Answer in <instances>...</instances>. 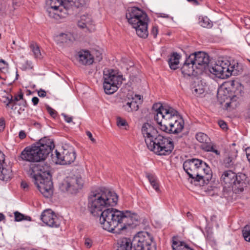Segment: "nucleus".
I'll list each match as a JSON object with an SVG mask.
<instances>
[{
    "label": "nucleus",
    "mask_w": 250,
    "mask_h": 250,
    "mask_svg": "<svg viewBox=\"0 0 250 250\" xmlns=\"http://www.w3.org/2000/svg\"><path fill=\"white\" fill-rule=\"evenodd\" d=\"M118 199L115 192L105 188L91 192L88 197V209L94 216L100 217V223L103 229L104 223V221L102 220L104 218V213L108 210L115 209L113 208H105L116 205Z\"/></svg>",
    "instance_id": "obj_1"
},
{
    "label": "nucleus",
    "mask_w": 250,
    "mask_h": 250,
    "mask_svg": "<svg viewBox=\"0 0 250 250\" xmlns=\"http://www.w3.org/2000/svg\"><path fill=\"white\" fill-rule=\"evenodd\" d=\"M190 56L193 59L196 71L200 75L204 73H210L221 79L227 78L231 75L233 66H230L229 62L218 61L210 66L209 56L208 54L200 51L192 53Z\"/></svg>",
    "instance_id": "obj_2"
},
{
    "label": "nucleus",
    "mask_w": 250,
    "mask_h": 250,
    "mask_svg": "<svg viewBox=\"0 0 250 250\" xmlns=\"http://www.w3.org/2000/svg\"><path fill=\"white\" fill-rule=\"evenodd\" d=\"M28 174L39 190L45 197L51 196L53 186L49 166L43 163L31 164Z\"/></svg>",
    "instance_id": "obj_3"
},
{
    "label": "nucleus",
    "mask_w": 250,
    "mask_h": 250,
    "mask_svg": "<svg viewBox=\"0 0 250 250\" xmlns=\"http://www.w3.org/2000/svg\"><path fill=\"white\" fill-rule=\"evenodd\" d=\"M89 0H46V12L49 17L55 20L65 18L69 11L84 7Z\"/></svg>",
    "instance_id": "obj_4"
},
{
    "label": "nucleus",
    "mask_w": 250,
    "mask_h": 250,
    "mask_svg": "<svg viewBox=\"0 0 250 250\" xmlns=\"http://www.w3.org/2000/svg\"><path fill=\"white\" fill-rule=\"evenodd\" d=\"M129 211H120L117 209L107 210L104 213L102 220L104 229L114 233H120L128 226L134 225L132 221L129 219Z\"/></svg>",
    "instance_id": "obj_5"
},
{
    "label": "nucleus",
    "mask_w": 250,
    "mask_h": 250,
    "mask_svg": "<svg viewBox=\"0 0 250 250\" xmlns=\"http://www.w3.org/2000/svg\"><path fill=\"white\" fill-rule=\"evenodd\" d=\"M183 168L189 178L200 186L208 184L212 176L210 167L203 161L198 159L187 160L183 164Z\"/></svg>",
    "instance_id": "obj_6"
},
{
    "label": "nucleus",
    "mask_w": 250,
    "mask_h": 250,
    "mask_svg": "<svg viewBox=\"0 0 250 250\" xmlns=\"http://www.w3.org/2000/svg\"><path fill=\"white\" fill-rule=\"evenodd\" d=\"M54 147L53 141L45 137L31 146L25 147L21 152V157L24 161L40 162L45 160Z\"/></svg>",
    "instance_id": "obj_7"
},
{
    "label": "nucleus",
    "mask_w": 250,
    "mask_h": 250,
    "mask_svg": "<svg viewBox=\"0 0 250 250\" xmlns=\"http://www.w3.org/2000/svg\"><path fill=\"white\" fill-rule=\"evenodd\" d=\"M126 18L129 23L135 29L139 37L144 39L147 37L148 18L145 12L137 7L128 8L126 13Z\"/></svg>",
    "instance_id": "obj_8"
},
{
    "label": "nucleus",
    "mask_w": 250,
    "mask_h": 250,
    "mask_svg": "<svg viewBox=\"0 0 250 250\" xmlns=\"http://www.w3.org/2000/svg\"><path fill=\"white\" fill-rule=\"evenodd\" d=\"M152 109L155 112L154 120L162 130H167L168 124L179 116L174 108L168 106H163L160 103L154 104Z\"/></svg>",
    "instance_id": "obj_9"
},
{
    "label": "nucleus",
    "mask_w": 250,
    "mask_h": 250,
    "mask_svg": "<svg viewBox=\"0 0 250 250\" xmlns=\"http://www.w3.org/2000/svg\"><path fill=\"white\" fill-rule=\"evenodd\" d=\"M247 176L243 173L236 174L231 170H225L221 175L220 180L226 188H231L233 192L240 193L247 187Z\"/></svg>",
    "instance_id": "obj_10"
},
{
    "label": "nucleus",
    "mask_w": 250,
    "mask_h": 250,
    "mask_svg": "<svg viewBox=\"0 0 250 250\" xmlns=\"http://www.w3.org/2000/svg\"><path fill=\"white\" fill-rule=\"evenodd\" d=\"M147 142V148L158 155H168L174 148L173 141L161 135H158L152 141Z\"/></svg>",
    "instance_id": "obj_11"
},
{
    "label": "nucleus",
    "mask_w": 250,
    "mask_h": 250,
    "mask_svg": "<svg viewBox=\"0 0 250 250\" xmlns=\"http://www.w3.org/2000/svg\"><path fill=\"white\" fill-rule=\"evenodd\" d=\"M103 87L107 94H111L117 90L124 80L123 76L112 69L104 71Z\"/></svg>",
    "instance_id": "obj_12"
},
{
    "label": "nucleus",
    "mask_w": 250,
    "mask_h": 250,
    "mask_svg": "<svg viewBox=\"0 0 250 250\" xmlns=\"http://www.w3.org/2000/svg\"><path fill=\"white\" fill-rule=\"evenodd\" d=\"M83 170H78L73 176L67 178L66 181L62 184V188L71 194L77 193L83 186Z\"/></svg>",
    "instance_id": "obj_13"
},
{
    "label": "nucleus",
    "mask_w": 250,
    "mask_h": 250,
    "mask_svg": "<svg viewBox=\"0 0 250 250\" xmlns=\"http://www.w3.org/2000/svg\"><path fill=\"white\" fill-rule=\"evenodd\" d=\"M134 246H140L145 250H156V244L153 241V238L147 232H139L136 235L133 240Z\"/></svg>",
    "instance_id": "obj_14"
},
{
    "label": "nucleus",
    "mask_w": 250,
    "mask_h": 250,
    "mask_svg": "<svg viewBox=\"0 0 250 250\" xmlns=\"http://www.w3.org/2000/svg\"><path fill=\"white\" fill-rule=\"evenodd\" d=\"M55 154H51L53 162L56 164L69 165L73 163L76 158V153L73 148L64 149L62 153H60L57 150Z\"/></svg>",
    "instance_id": "obj_15"
},
{
    "label": "nucleus",
    "mask_w": 250,
    "mask_h": 250,
    "mask_svg": "<svg viewBox=\"0 0 250 250\" xmlns=\"http://www.w3.org/2000/svg\"><path fill=\"white\" fill-rule=\"evenodd\" d=\"M196 139L202 144L201 148L204 151L213 152L217 156L220 155V152L218 150L217 146L210 141V138L207 134L203 132H198L196 135Z\"/></svg>",
    "instance_id": "obj_16"
},
{
    "label": "nucleus",
    "mask_w": 250,
    "mask_h": 250,
    "mask_svg": "<svg viewBox=\"0 0 250 250\" xmlns=\"http://www.w3.org/2000/svg\"><path fill=\"white\" fill-rule=\"evenodd\" d=\"M41 220L47 226L58 228L60 225V220L50 209L44 210L41 215Z\"/></svg>",
    "instance_id": "obj_17"
},
{
    "label": "nucleus",
    "mask_w": 250,
    "mask_h": 250,
    "mask_svg": "<svg viewBox=\"0 0 250 250\" xmlns=\"http://www.w3.org/2000/svg\"><path fill=\"white\" fill-rule=\"evenodd\" d=\"M191 56L189 55L185 60L181 68V72L185 77L188 76L197 77L200 75L196 71V67Z\"/></svg>",
    "instance_id": "obj_18"
},
{
    "label": "nucleus",
    "mask_w": 250,
    "mask_h": 250,
    "mask_svg": "<svg viewBox=\"0 0 250 250\" xmlns=\"http://www.w3.org/2000/svg\"><path fill=\"white\" fill-rule=\"evenodd\" d=\"M142 132L145 138L146 145L148 144L147 141H152L159 135L157 129L148 123H145L143 125Z\"/></svg>",
    "instance_id": "obj_19"
},
{
    "label": "nucleus",
    "mask_w": 250,
    "mask_h": 250,
    "mask_svg": "<svg viewBox=\"0 0 250 250\" xmlns=\"http://www.w3.org/2000/svg\"><path fill=\"white\" fill-rule=\"evenodd\" d=\"M184 126V120L179 116L177 119L168 124L167 130L163 131L169 133L178 134L182 131Z\"/></svg>",
    "instance_id": "obj_20"
},
{
    "label": "nucleus",
    "mask_w": 250,
    "mask_h": 250,
    "mask_svg": "<svg viewBox=\"0 0 250 250\" xmlns=\"http://www.w3.org/2000/svg\"><path fill=\"white\" fill-rule=\"evenodd\" d=\"M77 59L83 65H90L93 62V58L90 52L87 50H81L78 52Z\"/></svg>",
    "instance_id": "obj_21"
},
{
    "label": "nucleus",
    "mask_w": 250,
    "mask_h": 250,
    "mask_svg": "<svg viewBox=\"0 0 250 250\" xmlns=\"http://www.w3.org/2000/svg\"><path fill=\"white\" fill-rule=\"evenodd\" d=\"M93 21L90 15L88 14L83 15L81 16L80 20L78 22V25L81 28H86L88 30L93 29Z\"/></svg>",
    "instance_id": "obj_22"
},
{
    "label": "nucleus",
    "mask_w": 250,
    "mask_h": 250,
    "mask_svg": "<svg viewBox=\"0 0 250 250\" xmlns=\"http://www.w3.org/2000/svg\"><path fill=\"white\" fill-rule=\"evenodd\" d=\"M135 99L141 100V96L135 95V97H133L131 101H128L123 106L124 110L128 112L137 111L139 109V104Z\"/></svg>",
    "instance_id": "obj_23"
},
{
    "label": "nucleus",
    "mask_w": 250,
    "mask_h": 250,
    "mask_svg": "<svg viewBox=\"0 0 250 250\" xmlns=\"http://www.w3.org/2000/svg\"><path fill=\"white\" fill-rule=\"evenodd\" d=\"M133 243L129 238H123L119 240L116 250H131Z\"/></svg>",
    "instance_id": "obj_24"
},
{
    "label": "nucleus",
    "mask_w": 250,
    "mask_h": 250,
    "mask_svg": "<svg viewBox=\"0 0 250 250\" xmlns=\"http://www.w3.org/2000/svg\"><path fill=\"white\" fill-rule=\"evenodd\" d=\"M12 176V170L10 167H5L3 164L0 165V179L8 181Z\"/></svg>",
    "instance_id": "obj_25"
},
{
    "label": "nucleus",
    "mask_w": 250,
    "mask_h": 250,
    "mask_svg": "<svg viewBox=\"0 0 250 250\" xmlns=\"http://www.w3.org/2000/svg\"><path fill=\"white\" fill-rule=\"evenodd\" d=\"M23 94L20 90L14 97L10 95L9 96L5 97L6 100L3 101V103L5 104L6 107H10V105L12 103L17 104V102L20 100H23Z\"/></svg>",
    "instance_id": "obj_26"
},
{
    "label": "nucleus",
    "mask_w": 250,
    "mask_h": 250,
    "mask_svg": "<svg viewBox=\"0 0 250 250\" xmlns=\"http://www.w3.org/2000/svg\"><path fill=\"white\" fill-rule=\"evenodd\" d=\"M180 58L181 56L177 52H173L170 55L168 62L171 69L176 70L178 68Z\"/></svg>",
    "instance_id": "obj_27"
},
{
    "label": "nucleus",
    "mask_w": 250,
    "mask_h": 250,
    "mask_svg": "<svg viewBox=\"0 0 250 250\" xmlns=\"http://www.w3.org/2000/svg\"><path fill=\"white\" fill-rule=\"evenodd\" d=\"M146 176L153 188L156 190V191L158 192H159L160 190L159 188V185L158 179L155 174L149 172H146Z\"/></svg>",
    "instance_id": "obj_28"
},
{
    "label": "nucleus",
    "mask_w": 250,
    "mask_h": 250,
    "mask_svg": "<svg viewBox=\"0 0 250 250\" xmlns=\"http://www.w3.org/2000/svg\"><path fill=\"white\" fill-rule=\"evenodd\" d=\"M73 37L69 34L61 33L56 37V41L58 43H68L72 41Z\"/></svg>",
    "instance_id": "obj_29"
},
{
    "label": "nucleus",
    "mask_w": 250,
    "mask_h": 250,
    "mask_svg": "<svg viewBox=\"0 0 250 250\" xmlns=\"http://www.w3.org/2000/svg\"><path fill=\"white\" fill-rule=\"evenodd\" d=\"M200 25L205 28H210L212 26L211 21L206 16L202 17L199 21Z\"/></svg>",
    "instance_id": "obj_30"
},
{
    "label": "nucleus",
    "mask_w": 250,
    "mask_h": 250,
    "mask_svg": "<svg viewBox=\"0 0 250 250\" xmlns=\"http://www.w3.org/2000/svg\"><path fill=\"white\" fill-rule=\"evenodd\" d=\"M15 221L20 222L22 220L31 221V218L28 216H25L24 214L17 211L14 212Z\"/></svg>",
    "instance_id": "obj_31"
},
{
    "label": "nucleus",
    "mask_w": 250,
    "mask_h": 250,
    "mask_svg": "<svg viewBox=\"0 0 250 250\" xmlns=\"http://www.w3.org/2000/svg\"><path fill=\"white\" fill-rule=\"evenodd\" d=\"M30 47L35 56V57L37 58H41V53L39 47L37 43L33 42L31 43Z\"/></svg>",
    "instance_id": "obj_32"
},
{
    "label": "nucleus",
    "mask_w": 250,
    "mask_h": 250,
    "mask_svg": "<svg viewBox=\"0 0 250 250\" xmlns=\"http://www.w3.org/2000/svg\"><path fill=\"white\" fill-rule=\"evenodd\" d=\"M172 247L173 250H193L188 247L184 243L181 242L178 245H177V243L176 242H173Z\"/></svg>",
    "instance_id": "obj_33"
},
{
    "label": "nucleus",
    "mask_w": 250,
    "mask_h": 250,
    "mask_svg": "<svg viewBox=\"0 0 250 250\" xmlns=\"http://www.w3.org/2000/svg\"><path fill=\"white\" fill-rule=\"evenodd\" d=\"M192 93L195 96H198L204 92V89L202 85L197 84L191 87Z\"/></svg>",
    "instance_id": "obj_34"
},
{
    "label": "nucleus",
    "mask_w": 250,
    "mask_h": 250,
    "mask_svg": "<svg viewBox=\"0 0 250 250\" xmlns=\"http://www.w3.org/2000/svg\"><path fill=\"white\" fill-rule=\"evenodd\" d=\"M242 233L245 240L250 242V226L246 225L242 230Z\"/></svg>",
    "instance_id": "obj_35"
},
{
    "label": "nucleus",
    "mask_w": 250,
    "mask_h": 250,
    "mask_svg": "<svg viewBox=\"0 0 250 250\" xmlns=\"http://www.w3.org/2000/svg\"><path fill=\"white\" fill-rule=\"evenodd\" d=\"M235 162V158L232 156H229L225 158L224 160V164L227 167H232Z\"/></svg>",
    "instance_id": "obj_36"
},
{
    "label": "nucleus",
    "mask_w": 250,
    "mask_h": 250,
    "mask_svg": "<svg viewBox=\"0 0 250 250\" xmlns=\"http://www.w3.org/2000/svg\"><path fill=\"white\" fill-rule=\"evenodd\" d=\"M8 70V64L3 60L0 59V71L4 73H6Z\"/></svg>",
    "instance_id": "obj_37"
},
{
    "label": "nucleus",
    "mask_w": 250,
    "mask_h": 250,
    "mask_svg": "<svg viewBox=\"0 0 250 250\" xmlns=\"http://www.w3.org/2000/svg\"><path fill=\"white\" fill-rule=\"evenodd\" d=\"M129 214L130 215L129 219H131V221H132L133 223H134V226H136L139 221V216L137 214L131 213L130 211H129Z\"/></svg>",
    "instance_id": "obj_38"
},
{
    "label": "nucleus",
    "mask_w": 250,
    "mask_h": 250,
    "mask_svg": "<svg viewBox=\"0 0 250 250\" xmlns=\"http://www.w3.org/2000/svg\"><path fill=\"white\" fill-rule=\"evenodd\" d=\"M117 125L119 127H123L127 125V123L125 120L121 117H118L117 118Z\"/></svg>",
    "instance_id": "obj_39"
},
{
    "label": "nucleus",
    "mask_w": 250,
    "mask_h": 250,
    "mask_svg": "<svg viewBox=\"0 0 250 250\" xmlns=\"http://www.w3.org/2000/svg\"><path fill=\"white\" fill-rule=\"evenodd\" d=\"M46 109L47 111V112L49 113L50 115L55 118L57 115V112L53 109L52 108H51L50 106H49L48 105H46Z\"/></svg>",
    "instance_id": "obj_40"
},
{
    "label": "nucleus",
    "mask_w": 250,
    "mask_h": 250,
    "mask_svg": "<svg viewBox=\"0 0 250 250\" xmlns=\"http://www.w3.org/2000/svg\"><path fill=\"white\" fill-rule=\"evenodd\" d=\"M235 98V97H233V98H231L230 99V101L229 102H227L226 104H225V106L228 108L229 107H231V108H234V107H235L237 105V103L236 102V101H234L233 100V99Z\"/></svg>",
    "instance_id": "obj_41"
},
{
    "label": "nucleus",
    "mask_w": 250,
    "mask_h": 250,
    "mask_svg": "<svg viewBox=\"0 0 250 250\" xmlns=\"http://www.w3.org/2000/svg\"><path fill=\"white\" fill-rule=\"evenodd\" d=\"M32 68V62L30 61H26L22 64L21 69L23 70L31 69Z\"/></svg>",
    "instance_id": "obj_42"
},
{
    "label": "nucleus",
    "mask_w": 250,
    "mask_h": 250,
    "mask_svg": "<svg viewBox=\"0 0 250 250\" xmlns=\"http://www.w3.org/2000/svg\"><path fill=\"white\" fill-rule=\"evenodd\" d=\"M158 33V29L157 26H153L151 29L150 34L153 36L154 38H156Z\"/></svg>",
    "instance_id": "obj_43"
},
{
    "label": "nucleus",
    "mask_w": 250,
    "mask_h": 250,
    "mask_svg": "<svg viewBox=\"0 0 250 250\" xmlns=\"http://www.w3.org/2000/svg\"><path fill=\"white\" fill-rule=\"evenodd\" d=\"M84 245L87 248H91L92 246V240L88 238H85L84 241Z\"/></svg>",
    "instance_id": "obj_44"
},
{
    "label": "nucleus",
    "mask_w": 250,
    "mask_h": 250,
    "mask_svg": "<svg viewBox=\"0 0 250 250\" xmlns=\"http://www.w3.org/2000/svg\"><path fill=\"white\" fill-rule=\"evenodd\" d=\"M219 126L223 129L225 130L227 128V125L225 122L221 120L218 122Z\"/></svg>",
    "instance_id": "obj_45"
},
{
    "label": "nucleus",
    "mask_w": 250,
    "mask_h": 250,
    "mask_svg": "<svg viewBox=\"0 0 250 250\" xmlns=\"http://www.w3.org/2000/svg\"><path fill=\"white\" fill-rule=\"evenodd\" d=\"M5 126V121L3 118L0 119V131L3 130Z\"/></svg>",
    "instance_id": "obj_46"
},
{
    "label": "nucleus",
    "mask_w": 250,
    "mask_h": 250,
    "mask_svg": "<svg viewBox=\"0 0 250 250\" xmlns=\"http://www.w3.org/2000/svg\"><path fill=\"white\" fill-rule=\"evenodd\" d=\"M62 116H63L65 121L68 123H70L72 121V117L67 116L64 114H62Z\"/></svg>",
    "instance_id": "obj_47"
},
{
    "label": "nucleus",
    "mask_w": 250,
    "mask_h": 250,
    "mask_svg": "<svg viewBox=\"0 0 250 250\" xmlns=\"http://www.w3.org/2000/svg\"><path fill=\"white\" fill-rule=\"evenodd\" d=\"M38 96L40 97H44L46 95V92L44 90L41 89L38 92Z\"/></svg>",
    "instance_id": "obj_48"
},
{
    "label": "nucleus",
    "mask_w": 250,
    "mask_h": 250,
    "mask_svg": "<svg viewBox=\"0 0 250 250\" xmlns=\"http://www.w3.org/2000/svg\"><path fill=\"white\" fill-rule=\"evenodd\" d=\"M86 134L87 135V136L88 137L89 139L94 143H96V140L92 136V133L89 131H87L86 132Z\"/></svg>",
    "instance_id": "obj_49"
},
{
    "label": "nucleus",
    "mask_w": 250,
    "mask_h": 250,
    "mask_svg": "<svg viewBox=\"0 0 250 250\" xmlns=\"http://www.w3.org/2000/svg\"><path fill=\"white\" fill-rule=\"evenodd\" d=\"M5 161V155L0 150V165L4 163Z\"/></svg>",
    "instance_id": "obj_50"
},
{
    "label": "nucleus",
    "mask_w": 250,
    "mask_h": 250,
    "mask_svg": "<svg viewBox=\"0 0 250 250\" xmlns=\"http://www.w3.org/2000/svg\"><path fill=\"white\" fill-rule=\"evenodd\" d=\"M19 136L21 139H24L26 136L25 131L23 130L20 131L19 134Z\"/></svg>",
    "instance_id": "obj_51"
},
{
    "label": "nucleus",
    "mask_w": 250,
    "mask_h": 250,
    "mask_svg": "<svg viewBox=\"0 0 250 250\" xmlns=\"http://www.w3.org/2000/svg\"><path fill=\"white\" fill-rule=\"evenodd\" d=\"M245 152L248 160L250 159V147H247L245 148Z\"/></svg>",
    "instance_id": "obj_52"
},
{
    "label": "nucleus",
    "mask_w": 250,
    "mask_h": 250,
    "mask_svg": "<svg viewBox=\"0 0 250 250\" xmlns=\"http://www.w3.org/2000/svg\"><path fill=\"white\" fill-rule=\"evenodd\" d=\"M21 187L24 190H27L28 188V185L24 181H22L21 183Z\"/></svg>",
    "instance_id": "obj_53"
},
{
    "label": "nucleus",
    "mask_w": 250,
    "mask_h": 250,
    "mask_svg": "<svg viewBox=\"0 0 250 250\" xmlns=\"http://www.w3.org/2000/svg\"><path fill=\"white\" fill-rule=\"evenodd\" d=\"M17 104H15L14 103H12L10 105V107H7V108H8V107L10 108L11 110L15 111L17 109Z\"/></svg>",
    "instance_id": "obj_54"
},
{
    "label": "nucleus",
    "mask_w": 250,
    "mask_h": 250,
    "mask_svg": "<svg viewBox=\"0 0 250 250\" xmlns=\"http://www.w3.org/2000/svg\"><path fill=\"white\" fill-rule=\"evenodd\" d=\"M32 102L34 105H36L39 102V99L37 97H34L32 99Z\"/></svg>",
    "instance_id": "obj_55"
},
{
    "label": "nucleus",
    "mask_w": 250,
    "mask_h": 250,
    "mask_svg": "<svg viewBox=\"0 0 250 250\" xmlns=\"http://www.w3.org/2000/svg\"><path fill=\"white\" fill-rule=\"evenodd\" d=\"M102 59H103V57H102V54H100L99 52H97V55L96 58V60L97 61L100 62L102 60Z\"/></svg>",
    "instance_id": "obj_56"
},
{
    "label": "nucleus",
    "mask_w": 250,
    "mask_h": 250,
    "mask_svg": "<svg viewBox=\"0 0 250 250\" xmlns=\"http://www.w3.org/2000/svg\"><path fill=\"white\" fill-rule=\"evenodd\" d=\"M5 219V216L3 214L0 213V222Z\"/></svg>",
    "instance_id": "obj_57"
},
{
    "label": "nucleus",
    "mask_w": 250,
    "mask_h": 250,
    "mask_svg": "<svg viewBox=\"0 0 250 250\" xmlns=\"http://www.w3.org/2000/svg\"><path fill=\"white\" fill-rule=\"evenodd\" d=\"M191 2H192V3H193L194 4H195L196 5H198L199 4V3L198 2V1L197 0H192Z\"/></svg>",
    "instance_id": "obj_58"
},
{
    "label": "nucleus",
    "mask_w": 250,
    "mask_h": 250,
    "mask_svg": "<svg viewBox=\"0 0 250 250\" xmlns=\"http://www.w3.org/2000/svg\"><path fill=\"white\" fill-rule=\"evenodd\" d=\"M229 83L232 86H233L235 84V81H230L229 82Z\"/></svg>",
    "instance_id": "obj_59"
},
{
    "label": "nucleus",
    "mask_w": 250,
    "mask_h": 250,
    "mask_svg": "<svg viewBox=\"0 0 250 250\" xmlns=\"http://www.w3.org/2000/svg\"><path fill=\"white\" fill-rule=\"evenodd\" d=\"M24 109H21V108H20L18 110V113L19 114H21V113L22 111H24Z\"/></svg>",
    "instance_id": "obj_60"
},
{
    "label": "nucleus",
    "mask_w": 250,
    "mask_h": 250,
    "mask_svg": "<svg viewBox=\"0 0 250 250\" xmlns=\"http://www.w3.org/2000/svg\"><path fill=\"white\" fill-rule=\"evenodd\" d=\"M22 105L24 107H26V105H27V103H26V102L25 100H24L23 102V104H22Z\"/></svg>",
    "instance_id": "obj_61"
},
{
    "label": "nucleus",
    "mask_w": 250,
    "mask_h": 250,
    "mask_svg": "<svg viewBox=\"0 0 250 250\" xmlns=\"http://www.w3.org/2000/svg\"><path fill=\"white\" fill-rule=\"evenodd\" d=\"M161 17L167 18L168 17V15H167V16H161Z\"/></svg>",
    "instance_id": "obj_62"
},
{
    "label": "nucleus",
    "mask_w": 250,
    "mask_h": 250,
    "mask_svg": "<svg viewBox=\"0 0 250 250\" xmlns=\"http://www.w3.org/2000/svg\"><path fill=\"white\" fill-rule=\"evenodd\" d=\"M189 215H191L190 213V212H188L187 213L188 216H189Z\"/></svg>",
    "instance_id": "obj_63"
},
{
    "label": "nucleus",
    "mask_w": 250,
    "mask_h": 250,
    "mask_svg": "<svg viewBox=\"0 0 250 250\" xmlns=\"http://www.w3.org/2000/svg\"><path fill=\"white\" fill-rule=\"evenodd\" d=\"M188 0V1H189V2H191V1H192V0Z\"/></svg>",
    "instance_id": "obj_64"
}]
</instances>
